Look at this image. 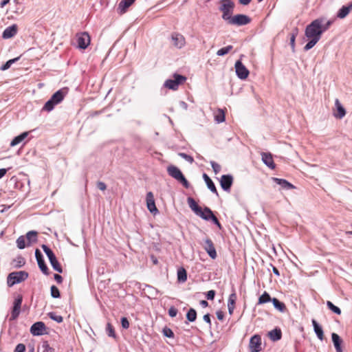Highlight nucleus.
<instances>
[{
    "label": "nucleus",
    "mask_w": 352,
    "mask_h": 352,
    "mask_svg": "<svg viewBox=\"0 0 352 352\" xmlns=\"http://www.w3.org/2000/svg\"><path fill=\"white\" fill-rule=\"evenodd\" d=\"M324 18L319 17L312 21L305 28V35L309 39L303 50L307 52L315 46L320 41L323 34L321 23H324Z\"/></svg>",
    "instance_id": "nucleus-1"
},
{
    "label": "nucleus",
    "mask_w": 352,
    "mask_h": 352,
    "mask_svg": "<svg viewBox=\"0 0 352 352\" xmlns=\"http://www.w3.org/2000/svg\"><path fill=\"white\" fill-rule=\"evenodd\" d=\"M187 202L190 208L195 212L196 215L205 221H211L220 230L222 226L217 217L214 214L212 210L207 206L204 208L200 207L196 201L191 197L187 198Z\"/></svg>",
    "instance_id": "nucleus-2"
},
{
    "label": "nucleus",
    "mask_w": 352,
    "mask_h": 352,
    "mask_svg": "<svg viewBox=\"0 0 352 352\" xmlns=\"http://www.w3.org/2000/svg\"><path fill=\"white\" fill-rule=\"evenodd\" d=\"M68 93V88L64 87L56 91L51 98L45 102L41 111L50 112L54 107L60 104Z\"/></svg>",
    "instance_id": "nucleus-3"
},
{
    "label": "nucleus",
    "mask_w": 352,
    "mask_h": 352,
    "mask_svg": "<svg viewBox=\"0 0 352 352\" xmlns=\"http://www.w3.org/2000/svg\"><path fill=\"white\" fill-rule=\"evenodd\" d=\"M167 173L170 177L182 184L184 188H190V183L178 167L174 165H170L167 167Z\"/></svg>",
    "instance_id": "nucleus-4"
},
{
    "label": "nucleus",
    "mask_w": 352,
    "mask_h": 352,
    "mask_svg": "<svg viewBox=\"0 0 352 352\" xmlns=\"http://www.w3.org/2000/svg\"><path fill=\"white\" fill-rule=\"evenodd\" d=\"M234 3L232 0H221V5L219 10L222 12V19L228 22L232 18V14L234 8Z\"/></svg>",
    "instance_id": "nucleus-5"
},
{
    "label": "nucleus",
    "mask_w": 352,
    "mask_h": 352,
    "mask_svg": "<svg viewBox=\"0 0 352 352\" xmlns=\"http://www.w3.org/2000/svg\"><path fill=\"white\" fill-rule=\"evenodd\" d=\"M28 273L25 271L13 272L8 274L7 277V285L11 287L16 284H19L28 278Z\"/></svg>",
    "instance_id": "nucleus-6"
},
{
    "label": "nucleus",
    "mask_w": 352,
    "mask_h": 352,
    "mask_svg": "<svg viewBox=\"0 0 352 352\" xmlns=\"http://www.w3.org/2000/svg\"><path fill=\"white\" fill-rule=\"evenodd\" d=\"M41 248L47 255L52 268L57 272L62 273L63 267L57 260L56 256L53 251L47 245L45 244L41 245Z\"/></svg>",
    "instance_id": "nucleus-7"
},
{
    "label": "nucleus",
    "mask_w": 352,
    "mask_h": 352,
    "mask_svg": "<svg viewBox=\"0 0 352 352\" xmlns=\"http://www.w3.org/2000/svg\"><path fill=\"white\" fill-rule=\"evenodd\" d=\"M186 80V77L178 74H174L173 79H168L164 82V86L169 89L175 91L178 89L180 85H182Z\"/></svg>",
    "instance_id": "nucleus-8"
},
{
    "label": "nucleus",
    "mask_w": 352,
    "mask_h": 352,
    "mask_svg": "<svg viewBox=\"0 0 352 352\" xmlns=\"http://www.w3.org/2000/svg\"><path fill=\"white\" fill-rule=\"evenodd\" d=\"M77 47L80 50H85L89 45L91 38L88 32H82L76 34Z\"/></svg>",
    "instance_id": "nucleus-9"
},
{
    "label": "nucleus",
    "mask_w": 352,
    "mask_h": 352,
    "mask_svg": "<svg viewBox=\"0 0 352 352\" xmlns=\"http://www.w3.org/2000/svg\"><path fill=\"white\" fill-rule=\"evenodd\" d=\"M252 21V19L248 15L243 14H236L228 21V23L230 25H235L242 26L249 24Z\"/></svg>",
    "instance_id": "nucleus-10"
},
{
    "label": "nucleus",
    "mask_w": 352,
    "mask_h": 352,
    "mask_svg": "<svg viewBox=\"0 0 352 352\" xmlns=\"http://www.w3.org/2000/svg\"><path fill=\"white\" fill-rule=\"evenodd\" d=\"M23 302V296L21 294H19L14 299L13 302V306L11 311V316L10 318V320H16L21 312V304Z\"/></svg>",
    "instance_id": "nucleus-11"
},
{
    "label": "nucleus",
    "mask_w": 352,
    "mask_h": 352,
    "mask_svg": "<svg viewBox=\"0 0 352 352\" xmlns=\"http://www.w3.org/2000/svg\"><path fill=\"white\" fill-rule=\"evenodd\" d=\"M234 67L236 74L239 79L245 80L248 77L250 72L241 60L236 61Z\"/></svg>",
    "instance_id": "nucleus-12"
},
{
    "label": "nucleus",
    "mask_w": 352,
    "mask_h": 352,
    "mask_svg": "<svg viewBox=\"0 0 352 352\" xmlns=\"http://www.w3.org/2000/svg\"><path fill=\"white\" fill-rule=\"evenodd\" d=\"M47 327L43 322H34L30 327V331L34 336H39L46 333Z\"/></svg>",
    "instance_id": "nucleus-13"
},
{
    "label": "nucleus",
    "mask_w": 352,
    "mask_h": 352,
    "mask_svg": "<svg viewBox=\"0 0 352 352\" xmlns=\"http://www.w3.org/2000/svg\"><path fill=\"white\" fill-rule=\"evenodd\" d=\"M35 257L38 265L39 269L45 275H49L50 271L49 269L45 262L43 256L41 252L38 249H36L35 250Z\"/></svg>",
    "instance_id": "nucleus-14"
},
{
    "label": "nucleus",
    "mask_w": 352,
    "mask_h": 352,
    "mask_svg": "<svg viewBox=\"0 0 352 352\" xmlns=\"http://www.w3.org/2000/svg\"><path fill=\"white\" fill-rule=\"evenodd\" d=\"M219 182L221 188L224 191L229 192H230L231 187L233 184V177L230 174L223 175L220 179Z\"/></svg>",
    "instance_id": "nucleus-15"
},
{
    "label": "nucleus",
    "mask_w": 352,
    "mask_h": 352,
    "mask_svg": "<svg viewBox=\"0 0 352 352\" xmlns=\"http://www.w3.org/2000/svg\"><path fill=\"white\" fill-rule=\"evenodd\" d=\"M249 347L251 352L261 351V337L257 334L252 336L250 340Z\"/></svg>",
    "instance_id": "nucleus-16"
},
{
    "label": "nucleus",
    "mask_w": 352,
    "mask_h": 352,
    "mask_svg": "<svg viewBox=\"0 0 352 352\" xmlns=\"http://www.w3.org/2000/svg\"><path fill=\"white\" fill-rule=\"evenodd\" d=\"M204 242V250L212 259H215L217 256V254L212 241L210 239L207 238L205 239Z\"/></svg>",
    "instance_id": "nucleus-17"
},
{
    "label": "nucleus",
    "mask_w": 352,
    "mask_h": 352,
    "mask_svg": "<svg viewBox=\"0 0 352 352\" xmlns=\"http://www.w3.org/2000/svg\"><path fill=\"white\" fill-rule=\"evenodd\" d=\"M146 199L148 211L153 214L158 213L159 210L155 206L154 195L152 192H147Z\"/></svg>",
    "instance_id": "nucleus-18"
},
{
    "label": "nucleus",
    "mask_w": 352,
    "mask_h": 352,
    "mask_svg": "<svg viewBox=\"0 0 352 352\" xmlns=\"http://www.w3.org/2000/svg\"><path fill=\"white\" fill-rule=\"evenodd\" d=\"M171 41L173 43V45L179 49H181L185 45L186 41L184 36L177 32H173L171 34Z\"/></svg>",
    "instance_id": "nucleus-19"
},
{
    "label": "nucleus",
    "mask_w": 352,
    "mask_h": 352,
    "mask_svg": "<svg viewBox=\"0 0 352 352\" xmlns=\"http://www.w3.org/2000/svg\"><path fill=\"white\" fill-rule=\"evenodd\" d=\"M261 160L270 169L274 170L276 164L274 162L272 155L270 153L263 152L261 153Z\"/></svg>",
    "instance_id": "nucleus-20"
},
{
    "label": "nucleus",
    "mask_w": 352,
    "mask_h": 352,
    "mask_svg": "<svg viewBox=\"0 0 352 352\" xmlns=\"http://www.w3.org/2000/svg\"><path fill=\"white\" fill-rule=\"evenodd\" d=\"M331 339H332V342L333 343V346L336 349V352H343L342 347L343 340L340 338V336L336 333H331Z\"/></svg>",
    "instance_id": "nucleus-21"
},
{
    "label": "nucleus",
    "mask_w": 352,
    "mask_h": 352,
    "mask_svg": "<svg viewBox=\"0 0 352 352\" xmlns=\"http://www.w3.org/2000/svg\"><path fill=\"white\" fill-rule=\"evenodd\" d=\"M17 33V25L14 24L11 26L6 28L2 34L3 38H10L16 35Z\"/></svg>",
    "instance_id": "nucleus-22"
},
{
    "label": "nucleus",
    "mask_w": 352,
    "mask_h": 352,
    "mask_svg": "<svg viewBox=\"0 0 352 352\" xmlns=\"http://www.w3.org/2000/svg\"><path fill=\"white\" fill-rule=\"evenodd\" d=\"M335 105L337 109V112L334 113L333 115L336 118L342 119L346 115V110L338 98L335 100Z\"/></svg>",
    "instance_id": "nucleus-23"
},
{
    "label": "nucleus",
    "mask_w": 352,
    "mask_h": 352,
    "mask_svg": "<svg viewBox=\"0 0 352 352\" xmlns=\"http://www.w3.org/2000/svg\"><path fill=\"white\" fill-rule=\"evenodd\" d=\"M135 0H121L118 4V10L120 14H124Z\"/></svg>",
    "instance_id": "nucleus-24"
},
{
    "label": "nucleus",
    "mask_w": 352,
    "mask_h": 352,
    "mask_svg": "<svg viewBox=\"0 0 352 352\" xmlns=\"http://www.w3.org/2000/svg\"><path fill=\"white\" fill-rule=\"evenodd\" d=\"M311 322H312V325L314 327V331L316 336L318 337V338L320 340H321V341L323 340H324V332H323L322 327L318 323V322L315 319H312Z\"/></svg>",
    "instance_id": "nucleus-25"
},
{
    "label": "nucleus",
    "mask_w": 352,
    "mask_h": 352,
    "mask_svg": "<svg viewBox=\"0 0 352 352\" xmlns=\"http://www.w3.org/2000/svg\"><path fill=\"white\" fill-rule=\"evenodd\" d=\"M273 180L276 184L280 185L283 189L290 190L296 188V187L292 184L285 179L273 177Z\"/></svg>",
    "instance_id": "nucleus-26"
},
{
    "label": "nucleus",
    "mask_w": 352,
    "mask_h": 352,
    "mask_svg": "<svg viewBox=\"0 0 352 352\" xmlns=\"http://www.w3.org/2000/svg\"><path fill=\"white\" fill-rule=\"evenodd\" d=\"M203 179L205 181L208 188L213 193H214L217 196L219 195L218 191L217 190V188L212 182V180L210 179V177L206 174H203Z\"/></svg>",
    "instance_id": "nucleus-27"
},
{
    "label": "nucleus",
    "mask_w": 352,
    "mask_h": 352,
    "mask_svg": "<svg viewBox=\"0 0 352 352\" xmlns=\"http://www.w3.org/2000/svg\"><path fill=\"white\" fill-rule=\"evenodd\" d=\"M352 10V1L347 6H343L338 12L337 17L339 19L345 18Z\"/></svg>",
    "instance_id": "nucleus-28"
},
{
    "label": "nucleus",
    "mask_w": 352,
    "mask_h": 352,
    "mask_svg": "<svg viewBox=\"0 0 352 352\" xmlns=\"http://www.w3.org/2000/svg\"><path fill=\"white\" fill-rule=\"evenodd\" d=\"M268 336L272 341H278L280 340L282 338V331L280 329L275 328L268 333Z\"/></svg>",
    "instance_id": "nucleus-29"
},
{
    "label": "nucleus",
    "mask_w": 352,
    "mask_h": 352,
    "mask_svg": "<svg viewBox=\"0 0 352 352\" xmlns=\"http://www.w3.org/2000/svg\"><path fill=\"white\" fill-rule=\"evenodd\" d=\"M28 132H23L20 135L14 137L10 142V146H15L23 141L28 135Z\"/></svg>",
    "instance_id": "nucleus-30"
},
{
    "label": "nucleus",
    "mask_w": 352,
    "mask_h": 352,
    "mask_svg": "<svg viewBox=\"0 0 352 352\" xmlns=\"http://www.w3.org/2000/svg\"><path fill=\"white\" fill-rule=\"evenodd\" d=\"M275 309L280 312H285L287 310L285 303L280 302L278 298H273L272 301Z\"/></svg>",
    "instance_id": "nucleus-31"
},
{
    "label": "nucleus",
    "mask_w": 352,
    "mask_h": 352,
    "mask_svg": "<svg viewBox=\"0 0 352 352\" xmlns=\"http://www.w3.org/2000/svg\"><path fill=\"white\" fill-rule=\"evenodd\" d=\"M37 232L34 230L29 231L26 234V238L28 240L27 245L29 246L32 243H36L37 241Z\"/></svg>",
    "instance_id": "nucleus-32"
},
{
    "label": "nucleus",
    "mask_w": 352,
    "mask_h": 352,
    "mask_svg": "<svg viewBox=\"0 0 352 352\" xmlns=\"http://www.w3.org/2000/svg\"><path fill=\"white\" fill-rule=\"evenodd\" d=\"M177 280L180 283H184L187 280V272L182 267L177 270Z\"/></svg>",
    "instance_id": "nucleus-33"
},
{
    "label": "nucleus",
    "mask_w": 352,
    "mask_h": 352,
    "mask_svg": "<svg viewBox=\"0 0 352 352\" xmlns=\"http://www.w3.org/2000/svg\"><path fill=\"white\" fill-rule=\"evenodd\" d=\"M272 301V298L270 295L267 292H264V293L259 296L257 305H263Z\"/></svg>",
    "instance_id": "nucleus-34"
},
{
    "label": "nucleus",
    "mask_w": 352,
    "mask_h": 352,
    "mask_svg": "<svg viewBox=\"0 0 352 352\" xmlns=\"http://www.w3.org/2000/svg\"><path fill=\"white\" fill-rule=\"evenodd\" d=\"M197 311L194 308H190L186 313V319L188 322H193L197 319Z\"/></svg>",
    "instance_id": "nucleus-35"
},
{
    "label": "nucleus",
    "mask_w": 352,
    "mask_h": 352,
    "mask_svg": "<svg viewBox=\"0 0 352 352\" xmlns=\"http://www.w3.org/2000/svg\"><path fill=\"white\" fill-rule=\"evenodd\" d=\"M12 263L15 268H21L25 264V260L22 256H18Z\"/></svg>",
    "instance_id": "nucleus-36"
},
{
    "label": "nucleus",
    "mask_w": 352,
    "mask_h": 352,
    "mask_svg": "<svg viewBox=\"0 0 352 352\" xmlns=\"http://www.w3.org/2000/svg\"><path fill=\"white\" fill-rule=\"evenodd\" d=\"M226 120L225 111L221 109H218L217 113L214 115V120L217 123H221Z\"/></svg>",
    "instance_id": "nucleus-37"
},
{
    "label": "nucleus",
    "mask_w": 352,
    "mask_h": 352,
    "mask_svg": "<svg viewBox=\"0 0 352 352\" xmlns=\"http://www.w3.org/2000/svg\"><path fill=\"white\" fill-rule=\"evenodd\" d=\"M298 28H294L293 30H292V32L290 34V46H291V48H292V50L293 52H295V40H296V37L298 34Z\"/></svg>",
    "instance_id": "nucleus-38"
},
{
    "label": "nucleus",
    "mask_w": 352,
    "mask_h": 352,
    "mask_svg": "<svg viewBox=\"0 0 352 352\" xmlns=\"http://www.w3.org/2000/svg\"><path fill=\"white\" fill-rule=\"evenodd\" d=\"M106 333L108 335L109 337H111L113 338H116L117 336L115 332V329L113 326L110 323L108 322L106 326Z\"/></svg>",
    "instance_id": "nucleus-39"
},
{
    "label": "nucleus",
    "mask_w": 352,
    "mask_h": 352,
    "mask_svg": "<svg viewBox=\"0 0 352 352\" xmlns=\"http://www.w3.org/2000/svg\"><path fill=\"white\" fill-rule=\"evenodd\" d=\"M232 48H233V46L231 45H228L225 47H222L217 52V55L219 56H225L227 54H228L232 50Z\"/></svg>",
    "instance_id": "nucleus-40"
},
{
    "label": "nucleus",
    "mask_w": 352,
    "mask_h": 352,
    "mask_svg": "<svg viewBox=\"0 0 352 352\" xmlns=\"http://www.w3.org/2000/svg\"><path fill=\"white\" fill-rule=\"evenodd\" d=\"M20 57L21 56H18L16 58L8 60L5 64H3L1 67L0 69L2 71L8 69L13 63H14L15 62H16L17 60H19L20 59Z\"/></svg>",
    "instance_id": "nucleus-41"
},
{
    "label": "nucleus",
    "mask_w": 352,
    "mask_h": 352,
    "mask_svg": "<svg viewBox=\"0 0 352 352\" xmlns=\"http://www.w3.org/2000/svg\"><path fill=\"white\" fill-rule=\"evenodd\" d=\"M327 306L334 314L338 315L341 314V309L338 307L336 306L332 302L328 300L327 302Z\"/></svg>",
    "instance_id": "nucleus-42"
},
{
    "label": "nucleus",
    "mask_w": 352,
    "mask_h": 352,
    "mask_svg": "<svg viewBox=\"0 0 352 352\" xmlns=\"http://www.w3.org/2000/svg\"><path fill=\"white\" fill-rule=\"evenodd\" d=\"M236 299L237 296L235 292V289L232 288V293L230 294L229 296L228 305H230V306L235 307Z\"/></svg>",
    "instance_id": "nucleus-43"
},
{
    "label": "nucleus",
    "mask_w": 352,
    "mask_h": 352,
    "mask_svg": "<svg viewBox=\"0 0 352 352\" xmlns=\"http://www.w3.org/2000/svg\"><path fill=\"white\" fill-rule=\"evenodd\" d=\"M48 317L52 320L56 321L58 323H61L63 321V318L61 316L56 315L55 312H49L47 314Z\"/></svg>",
    "instance_id": "nucleus-44"
},
{
    "label": "nucleus",
    "mask_w": 352,
    "mask_h": 352,
    "mask_svg": "<svg viewBox=\"0 0 352 352\" xmlns=\"http://www.w3.org/2000/svg\"><path fill=\"white\" fill-rule=\"evenodd\" d=\"M50 295L54 298H59L60 293L58 288L55 285H52L50 287Z\"/></svg>",
    "instance_id": "nucleus-45"
},
{
    "label": "nucleus",
    "mask_w": 352,
    "mask_h": 352,
    "mask_svg": "<svg viewBox=\"0 0 352 352\" xmlns=\"http://www.w3.org/2000/svg\"><path fill=\"white\" fill-rule=\"evenodd\" d=\"M16 245H17V248L22 250V249H24L26 246V244H25V237L23 236H20L17 239H16Z\"/></svg>",
    "instance_id": "nucleus-46"
},
{
    "label": "nucleus",
    "mask_w": 352,
    "mask_h": 352,
    "mask_svg": "<svg viewBox=\"0 0 352 352\" xmlns=\"http://www.w3.org/2000/svg\"><path fill=\"white\" fill-rule=\"evenodd\" d=\"M162 333L165 337L169 338H173L175 336V334L171 329L165 327L162 329Z\"/></svg>",
    "instance_id": "nucleus-47"
},
{
    "label": "nucleus",
    "mask_w": 352,
    "mask_h": 352,
    "mask_svg": "<svg viewBox=\"0 0 352 352\" xmlns=\"http://www.w3.org/2000/svg\"><path fill=\"white\" fill-rule=\"evenodd\" d=\"M42 348L43 349V352H55L54 349L50 346L47 341L42 342Z\"/></svg>",
    "instance_id": "nucleus-48"
},
{
    "label": "nucleus",
    "mask_w": 352,
    "mask_h": 352,
    "mask_svg": "<svg viewBox=\"0 0 352 352\" xmlns=\"http://www.w3.org/2000/svg\"><path fill=\"white\" fill-rule=\"evenodd\" d=\"M210 164L215 174H217L221 171V167L218 163L214 161H211Z\"/></svg>",
    "instance_id": "nucleus-49"
},
{
    "label": "nucleus",
    "mask_w": 352,
    "mask_h": 352,
    "mask_svg": "<svg viewBox=\"0 0 352 352\" xmlns=\"http://www.w3.org/2000/svg\"><path fill=\"white\" fill-rule=\"evenodd\" d=\"M178 155L190 164H192L194 162L193 157L191 155H189L185 153H179Z\"/></svg>",
    "instance_id": "nucleus-50"
},
{
    "label": "nucleus",
    "mask_w": 352,
    "mask_h": 352,
    "mask_svg": "<svg viewBox=\"0 0 352 352\" xmlns=\"http://www.w3.org/2000/svg\"><path fill=\"white\" fill-rule=\"evenodd\" d=\"M333 20H328L325 23H321V28L322 30V32L324 33L327 30H329V28L331 27V25L333 24Z\"/></svg>",
    "instance_id": "nucleus-51"
},
{
    "label": "nucleus",
    "mask_w": 352,
    "mask_h": 352,
    "mask_svg": "<svg viewBox=\"0 0 352 352\" xmlns=\"http://www.w3.org/2000/svg\"><path fill=\"white\" fill-rule=\"evenodd\" d=\"M178 310L174 306H171L168 309V315L171 318H174L177 316Z\"/></svg>",
    "instance_id": "nucleus-52"
},
{
    "label": "nucleus",
    "mask_w": 352,
    "mask_h": 352,
    "mask_svg": "<svg viewBox=\"0 0 352 352\" xmlns=\"http://www.w3.org/2000/svg\"><path fill=\"white\" fill-rule=\"evenodd\" d=\"M216 292L214 290H210L205 294L206 298L209 300H212L214 298Z\"/></svg>",
    "instance_id": "nucleus-53"
},
{
    "label": "nucleus",
    "mask_w": 352,
    "mask_h": 352,
    "mask_svg": "<svg viewBox=\"0 0 352 352\" xmlns=\"http://www.w3.org/2000/svg\"><path fill=\"white\" fill-rule=\"evenodd\" d=\"M121 325L123 329H127L129 328V322L126 317L121 318Z\"/></svg>",
    "instance_id": "nucleus-54"
},
{
    "label": "nucleus",
    "mask_w": 352,
    "mask_h": 352,
    "mask_svg": "<svg viewBox=\"0 0 352 352\" xmlns=\"http://www.w3.org/2000/svg\"><path fill=\"white\" fill-rule=\"evenodd\" d=\"M25 344L20 343L16 346L14 352H25Z\"/></svg>",
    "instance_id": "nucleus-55"
},
{
    "label": "nucleus",
    "mask_w": 352,
    "mask_h": 352,
    "mask_svg": "<svg viewBox=\"0 0 352 352\" xmlns=\"http://www.w3.org/2000/svg\"><path fill=\"white\" fill-rule=\"evenodd\" d=\"M97 187L100 190H105L107 189V185L105 184L104 182H97Z\"/></svg>",
    "instance_id": "nucleus-56"
},
{
    "label": "nucleus",
    "mask_w": 352,
    "mask_h": 352,
    "mask_svg": "<svg viewBox=\"0 0 352 352\" xmlns=\"http://www.w3.org/2000/svg\"><path fill=\"white\" fill-rule=\"evenodd\" d=\"M203 319L206 323H208L209 324L210 327L211 326L212 323H211L210 314L208 313V314H205L203 317Z\"/></svg>",
    "instance_id": "nucleus-57"
},
{
    "label": "nucleus",
    "mask_w": 352,
    "mask_h": 352,
    "mask_svg": "<svg viewBox=\"0 0 352 352\" xmlns=\"http://www.w3.org/2000/svg\"><path fill=\"white\" fill-rule=\"evenodd\" d=\"M54 278L57 282L58 284H60L63 283V277L58 274H54Z\"/></svg>",
    "instance_id": "nucleus-58"
},
{
    "label": "nucleus",
    "mask_w": 352,
    "mask_h": 352,
    "mask_svg": "<svg viewBox=\"0 0 352 352\" xmlns=\"http://www.w3.org/2000/svg\"><path fill=\"white\" fill-rule=\"evenodd\" d=\"M218 320H223L224 318V313L221 310H218L216 312Z\"/></svg>",
    "instance_id": "nucleus-59"
},
{
    "label": "nucleus",
    "mask_w": 352,
    "mask_h": 352,
    "mask_svg": "<svg viewBox=\"0 0 352 352\" xmlns=\"http://www.w3.org/2000/svg\"><path fill=\"white\" fill-rule=\"evenodd\" d=\"M150 258H151V261H152L153 265H156L158 264L157 258L154 254H151L150 256Z\"/></svg>",
    "instance_id": "nucleus-60"
},
{
    "label": "nucleus",
    "mask_w": 352,
    "mask_h": 352,
    "mask_svg": "<svg viewBox=\"0 0 352 352\" xmlns=\"http://www.w3.org/2000/svg\"><path fill=\"white\" fill-rule=\"evenodd\" d=\"M8 170L6 168H0V179L6 174Z\"/></svg>",
    "instance_id": "nucleus-61"
},
{
    "label": "nucleus",
    "mask_w": 352,
    "mask_h": 352,
    "mask_svg": "<svg viewBox=\"0 0 352 352\" xmlns=\"http://www.w3.org/2000/svg\"><path fill=\"white\" fill-rule=\"evenodd\" d=\"M252 0H239V3L243 6H247L248 5Z\"/></svg>",
    "instance_id": "nucleus-62"
},
{
    "label": "nucleus",
    "mask_w": 352,
    "mask_h": 352,
    "mask_svg": "<svg viewBox=\"0 0 352 352\" xmlns=\"http://www.w3.org/2000/svg\"><path fill=\"white\" fill-rule=\"evenodd\" d=\"M272 266V271H273V273L276 275L277 276H280V272L278 271V270L274 265H271Z\"/></svg>",
    "instance_id": "nucleus-63"
},
{
    "label": "nucleus",
    "mask_w": 352,
    "mask_h": 352,
    "mask_svg": "<svg viewBox=\"0 0 352 352\" xmlns=\"http://www.w3.org/2000/svg\"><path fill=\"white\" fill-rule=\"evenodd\" d=\"M199 304L202 307H206L208 306V302L205 300H201L200 302H199Z\"/></svg>",
    "instance_id": "nucleus-64"
}]
</instances>
